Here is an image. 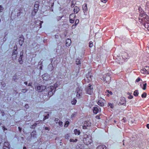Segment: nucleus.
I'll return each mask as SVG.
<instances>
[{"instance_id": "5", "label": "nucleus", "mask_w": 149, "mask_h": 149, "mask_svg": "<svg viewBox=\"0 0 149 149\" xmlns=\"http://www.w3.org/2000/svg\"><path fill=\"white\" fill-rule=\"evenodd\" d=\"M10 145L9 143L7 142H5L4 143L3 149H10Z\"/></svg>"}, {"instance_id": "22", "label": "nucleus", "mask_w": 149, "mask_h": 149, "mask_svg": "<svg viewBox=\"0 0 149 149\" xmlns=\"http://www.w3.org/2000/svg\"><path fill=\"white\" fill-rule=\"evenodd\" d=\"M36 135V132L35 131H33L31 134V136L33 137H35Z\"/></svg>"}, {"instance_id": "17", "label": "nucleus", "mask_w": 149, "mask_h": 149, "mask_svg": "<svg viewBox=\"0 0 149 149\" xmlns=\"http://www.w3.org/2000/svg\"><path fill=\"white\" fill-rule=\"evenodd\" d=\"M126 101L125 98L124 97H123L122 98V99L121 100V101L120 102V104H124L125 103Z\"/></svg>"}, {"instance_id": "7", "label": "nucleus", "mask_w": 149, "mask_h": 149, "mask_svg": "<svg viewBox=\"0 0 149 149\" xmlns=\"http://www.w3.org/2000/svg\"><path fill=\"white\" fill-rule=\"evenodd\" d=\"M42 78L44 80H47L49 79V76L47 74H45L42 76Z\"/></svg>"}, {"instance_id": "23", "label": "nucleus", "mask_w": 149, "mask_h": 149, "mask_svg": "<svg viewBox=\"0 0 149 149\" xmlns=\"http://www.w3.org/2000/svg\"><path fill=\"white\" fill-rule=\"evenodd\" d=\"M139 94V92L137 90H135L134 93V95L135 96H138Z\"/></svg>"}, {"instance_id": "56", "label": "nucleus", "mask_w": 149, "mask_h": 149, "mask_svg": "<svg viewBox=\"0 0 149 149\" xmlns=\"http://www.w3.org/2000/svg\"><path fill=\"white\" fill-rule=\"evenodd\" d=\"M18 129H19V131L20 132H21V129H22L20 127H19Z\"/></svg>"}, {"instance_id": "42", "label": "nucleus", "mask_w": 149, "mask_h": 149, "mask_svg": "<svg viewBox=\"0 0 149 149\" xmlns=\"http://www.w3.org/2000/svg\"><path fill=\"white\" fill-rule=\"evenodd\" d=\"M17 51L16 50H14L13 51V54H16L17 55Z\"/></svg>"}, {"instance_id": "53", "label": "nucleus", "mask_w": 149, "mask_h": 149, "mask_svg": "<svg viewBox=\"0 0 149 149\" xmlns=\"http://www.w3.org/2000/svg\"><path fill=\"white\" fill-rule=\"evenodd\" d=\"M16 76H13V79L14 80H15L16 79Z\"/></svg>"}, {"instance_id": "48", "label": "nucleus", "mask_w": 149, "mask_h": 149, "mask_svg": "<svg viewBox=\"0 0 149 149\" xmlns=\"http://www.w3.org/2000/svg\"><path fill=\"white\" fill-rule=\"evenodd\" d=\"M133 97V96L132 95H130L129 96H128V98L129 99H131Z\"/></svg>"}, {"instance_id": "27", "label": "nucleus", "mask_w": 149, "mask_h": 149, "mask_svg": "<svg viewBox=\"0 0 149 149\" xmlns=\"http://www.w3.org/2000/svg\"><path fill=\"white\" fill-rule=\"evenodd\" d=\"M38 124V123H36L35 124L31 125L30 128H34Z\"/></svg>"}, {"instance_id": "64", "label": "nucleus", "mask_w": 149, "mask_h": 149, "mask_svg": "<svg viewBox=\"0 0 149 149\" xmlns=\"http://www.w3.org/2000/svg\"><path fill=\"white\" fill-rule=\"evenodd\" d=\"M40 69H42V67H40Z\"/></svg>"}, {"instance_id": "54", "label": "nucleus", "mask_w": 149, "mask_h": 149, "mask_svg": "<svg viewBox=\"0 0 149 149\" xmlns=\"http://www.w3.org/2000/svg\"><path fill=\"white\" fill-rule=\"evenodd\" d=\"M45 129L46 130H48V131H49V127H45Z\"/></svg>"}, {"instance_id": "19", "label": "nucleus", "mask_w": 149, "mask_h": 149, "mask_svg": "<svg viewBox=\"0 0 149 149\" xmlns=\"http://www.w3.org/2000/svg\"><path fill=\"white\" fill-rule=\"evenodd\" d=\"M79 10V9L78 7L76 6L74 8V11L76 13H77Z\"/></svg>"}, {"instance_id": "55", "label": "nucleus", "mask_w": 149, "mask_h": 149, "mask_svg": "<svg viewBox=\"0 0 149 149\" xmlns=\"http://www.w3.org/2000/svg\"><path fill=\"white\" fill-rule=\"evenodd\" d=\"M101 1L104 3H105L107 2V0H101Z\"/></svg>"}, {"instance_id": "51", "label": "nucleus", "mask_w": 149, "mask_h": 149, "mask_svg": "<svg viewBox=\"0 0 149 149\" xmlns=\"http://www.w3.org/2000/svg\"><path fill=\"white\" fill-rule=\"evenodd\" d=\"M29 107V106L28 104H26L25 106V107L26 108H28Z\"/></svg>"}, {"instance_id": "30", "label": "nucleus", "mask_w": 149, "mask_h": 149, "mask_svg": "<svg viewBox=\"0 0 149 149\" xmlns=\"http://www.w3.org/2000/svg\"><path fill=\"white\" fill-rule=\"evenodd\" d=\"M146 95L147 93H146L144 92L141 95V97L142 98H145L146 97Z\"/></svg>"}, {"instance_id": "3", "label": "nucleus", "mask_w": 149, "mask_h": 149, "mask_svg": "<svg viewBox=\"0 0 149 149\" xmlns=\"http://www.w3.org/2000/svg\"><path fill=\"white\" fill-rule=\"evenodd\" d=\"M46 87L44 86H37L36 89L37 91L40 92L45 90Z\"/></svg>"}, {"instance_id": "59", "label": "nucleus", "mask_w": 149, "mask_h": 149, "mask_svg": "<svg viewBox=\"0 0 149 149\" xmlns=\"http://www.w3.org/2000/svg\"><path fill=\"white\" fill-rule=\"evenodd\" d=\"M96 118H97L98 119H100V118L99 116H97L96 117Z\"/></svg>"}, {"instance_id": "4", "label": "nucleus", "mask_w": 149, "mask_h": 149, "mask_svg": "<svg viewBox=\"0 0 149 149\" xmlns=\"http://www.w3.org/2000/svg\"><path fill=\"white\" fill-rule=\"evenodd\" d=\"M105 102V100L103 99H101L99 100L98 102V104L100 106L103 107L104 106V103Z\"/></svg>"}, {"instance_id": "9", "label": "nucleus", "mask_w": 149, "mask_h": 149, "mask_svg": "<svg viewBox=\"0 0 149 149\" xmlns=\"http://www.w3.org/2000/svg\"><path fill=\"white\" fill-rule=\"evenodd\" d=\"M111 79V77L109 74H106L105 76L104 77L103 80L104 81H106V82H109L110 81Z\"/></svg>"}, {"instance_id": "11", "label": "nucleus", "mask_w": 149, "mask_h": 149, "mask_svg": "<svg viewBox=\"0 0 149 149\" xmlns=\"http://www.w3.org/2000/svg\"><path fill=\"white\" fill-rule=\"evenodd\" d=\"M23 55V53L22 52L21 53H20V56L18 59L19 62L20 64H22L23 63V61L22 60Z\"/></svg>"}, {"instance_id": "47", "label": "nucleus", "mask_w": 149, "mask_h": 149, "mask_svg": "<svg viewBox=\"0 0 149 149\" xmlns=\"http://www.w3.org/2000/svg\"><path fill=\"white\" fill-rule=\"evenodd\" d=\"M140 80V78H138L136 80V82H139Z\"/></svg>"}, {"instance_id": "58", "label": "nucleus", "mask_w": 149, "mask_h": 149, "mask_svg": "<svg viewBox=\"0 0 149 149\" xmlns=\"http://www.w3.org/2000/svg\"><path fill=\"white\" fill-rule=\"evenodd\" d=\"M146 127L147 128L149 129V124H148L146 125Z\"/></svg>"}, {"instance_id": "37", "label": "nucleus", "mask_w": 149, "mask_h": 149, "mask_svg": "<svg viewBox=\"0 0 149 149\" xmlns=\"http://www.w3.org/2000/svg\"><path fill=\"white\" fill-rule=\"evenodd\" d=\"M3 10V7L1 6L0 5V12H2Z\"/></svg>"}, {"instance_id": "36", "label": "nucleus", "mask_w": 149, "mask_h": 149, "mask_svg": "<svg viewBox=\"0 0 149 149\" xmlns=\"http://www.w3.org/2000/svg\"><path fill=\"white\" fill-rule=\"evenodd\" d=\"M37 12V11H35L34 10V9L33 10V11H32V15H33L34 16L35 15V14Z\"/></svg>"}, {"instance_id": "40", "label": "nucleus", "mask_w": 149, "mask_h": 149, "mask_svg": "<svg viewBox=\"0 0 149 149\" xmlns=\"http://www.w3.org/2000/svg\"><path fill=\"white\" fill-rule=\"evenodd\" d=\"M80 61L79 59H77L76 61V63L77 65H78L80 63Z\"/></svg>"}, {"instance_id": "16", "label": "nucleus", "mask_w": 149, "mask_h": 149, "mask_svg": "<svg viewBox=\"0 0 149 149\" xmlns=\"http://www.w3.org/2000/svg\"><path fill=\"white\" fill-rule=\"evenodd\" d=\"M71 43V40L68 39H67L66 40V45L67 46H70Z\"/></svg>"}, {"instance_id": "61", "label": "nucleus", "mask_w": 149, "mask_h": 149, "mask_svg": "<svg viewBox=\"0 0 149 149\" xmlns=\"http://www.w3.org/2000/svg\"><path fill=\"white\" fill-rule=\"evenodd\" d=\"M26 147L25 146H24L23 147V149H26Z\"/></svg>"}, {"instance_id": "43", "label": "nucleus", "mask_w": 149, "mask_h": 149, "mask_svg": "<svg viewBox=\"0 0 149 149\" xmlns=\"http://www.w3.org/2000/svg\"><path fill=\"white\" fill-rule=\"evenodd\" d=\"M93 46V42H90L89 43V46L90 47H91Z\"/></svg>"}, {"instance_id": "49", "label": "nucleus", "mask_w": 149, "mask_h": 149, "mask_svg": "<svg viewBox=\"0 0 149 149\" xmlns=\"http://www.w3.org/2000/svg\"><path fill=\"white\" fill-rule=\"evenodd\" d=\"M58 118H55L54 120V121L56 122V123H57V121L58 120Z\"/></svg>"}, {"instance_id": "35", "label": "nucleus", "mask_w": 149, "mask_h": 149, "mask_svg": "<svg viewBox=\"0 0 149 149\" xmlns=\"http://www.w3.org/2000/svg\"><path fill=\"white\" fill-rule=\"evenodd\" d=\"M27 91V89H22L21 91V92H22L24 93H26Z\"/></svg>"}, {"instance_id": "46", "label": "nucleus", "mask_w": 149, "mask_h": 149, "mask_svg": "<svg viewBox=\"0 0 149 149\" xmlns=\"http://www.w3.org/2000/svg\"><path fill=\"white\" fill-rule=\"evenodd\" d=\"M69 136L67 134L65 135V138L66 139H68L69 138Z\"/></svg>"}, {"instance_id": "21", "label": "nucleus", "mask_w": 149, "mask_h": 149, "mask_svg": "<svg viewBox=\"0 0 149 149\" xmlns=\"http://www.w3.org/2000/svg\"><path fill=\"white\" fill-rule=\"evenodd\" d=\"M75 17V15L74 14H71L69 16V19H74Z\"/></svg>"}, {"instance_id": "15", "label": "nucleus", "mask_w": 149, "mask_h": 149, "mask_svg": "<svg viewBox=\"0 0 149 149\" xmlns=\"http://www.w3.org/2000/svg\"><path fill=\"white\" fill-rule=\"evenodd\" d=\"M106 147L104 145H100L97 147L96 149H106Z\"/></svg>"}, {"instance_id": "10", "label": "nucleus", "mask_w": 149, "mask_h": 149, "mask_svg": "<svg viewBox=\"0 0 149 149\" xmlns=\"http://www.w3.org/2000/svg\"><path fill=\"white\" fill-rule=\"evenodd\" d=\"M82 91L81 89L79 90L77 92V96L78 98H80L82 95Z\"/></svg>"}, {"instance_id": "41", "label": "nucleus", "mask_w": 149, "mask_h": 149, "mask_svg": "<svg viewBox=\"0 0 149 149\" xmlns=\"http://www.w3.org/2000/svg\"><path fill=\"white\" fill-rule=\"evenodd\" d=\"M70 19V23H72L74 22V19Z\"/></svg>"}, {"instance_id": "32", "label": "nucleus", "mask_w": 149, "mask_h": 149, "mask_svg": "<svg viewBox=\"0 0 149 149\" xmlns=\"http://www.w3.org/2000/svg\"><path fill=\"white\" fill-rule=\"evenodd\" d=\"M24 41L23 40H19V43L20 45H22Z\"/></svg>"}, {"instance_id": "24", "label": "nucleus", "mask_w": 149, "mask_h": 149, "mask_svg": "<svg viewBox=\"0 0 149 149\" xmlns=\"http://www.w3.org/2000/svg\"><path fill=\"white\" fill-rule=\"evenodd\" d=\"M106 92H107L109 93V94H107V95L108 96H109V94H110L111 95H112V92L108 90H106Z\"/></svg>"}, {"instance_id": "6", "label": "nucleus", "mask_w": 149, "mask_h": 149, "mask_svg": "<svg viewBox=\"0 0 149 149\" xmlns=\"http://www.w3.org/2000/svg\"><path fill=\"white\" fill-rule=\"evenodd\" d=\"M92 77V74L91 72H88L86 75V78L89 81H91Z\"/></svg>"}, {"instance_id": "13", "label": "nucleus", "mask_w": 149, "mask_h": 149, "mask_svg": "<svg viewBox=\"0 0 149 149\" xmlns=\"http://www.w3.org/2000/svg\"><path fill=\"white\" fill-rule=\"evenodd\" d=\"M39 5L38 3V2H36L35 3L34 5V9L35 11H38V10L39 7Z\"/></svg>"}, {"instance_id": "29", "label": "nucleus", "mask_w": 149, "mask_h": 149, "mask_svg": "<svg viewBox=\"0 0 149 149\" xmlns=\"http://www.w3.org/2000/svg\"><path fill=\"white\" fill-rule=\"evenodd\" d=\"M69 124V122L67 121H66L65 123V124L64 125V126L65 127H68V125Z\"/></svg>"}, {"instance_id": "63", "label": "nucleus", "mask_w": 149, "mask_h": 149, "mask_svg": "<svg viewBox=\"0 0 149 149\" xmlns=\"http://www.w3.org/2000/svg\"><path fill=\"white\" fill-rule=\"evenodd\" d=\"M40 25H41V23H42V22H41V21H40Z\"/></svg>"}, {"instance_id": "18", "label": "nucleus", "mask_w": 149, "mask_h": 149, "mask_svg": "<svg viewBox=\"0 0 149 149\" xmlns=\"http://www.w3.org/2000/svg\"><path fill=\"white\" fill-rule=\"evenodd\" d=\"M74 132L75 135H77V134L78 135H79L80 134V132L79 130H78L77 129H75L74 130Z\"/></svg>"}, {"instance_id": "39", "label": "nucleus", "mask_w": 149, "mask_h": 149, "mask_svg": "<svg viewBox=\"0 0 149 149\" xmlns=\"http://www.w3.org/2000/svg\"><path fill=\"white\" fill-rule=\"evenodd\" d=\"M146 85H147V84L146 83H145V84H143V89L145 90L146 89Z\"/></svg>"}, {"instance_id": "44", "label": "nucleus", "mask_w": 149, "mask_h": 149, "mask_svg": "<svg viewBox=\"0 0 149 149\" xmlns=\"http://www.w3.org/2000/svg\"><path fill=\"white\" fill-rule=\"evenodd\" d=\"M79 20L78 19H77L75 21V24H77L79 22Z\"/></svg>"}, {"instance_id": "8", "label": "nucleus", "mask_w": 149, "mask_h": 149, "mask_svg": "<svg viewBox=\"0 0 149 149\" xmlns=\"http://www.w3.org/2000/svg\"><path fill=\"white\" fill-rule=\"evenodd\" d=\"M90 139L89 138L88 136L86 134H85L84 135V137L83 139V141L84 142L86 141V143H88V142H89V140Z\"/></svg>"}, {"instance_id": "52", "label": "nucleus", "mask_w": 149, "mask_h": 149, "mask_svg": "<svg viewBox=\"0 0 149 149\" xmlns=\"http://www.w3.org/2000/svg\"><path fill=\"white\" fill-rule=\"evenodd\" d=\"M2 129L4 131H5V130H7V129L5 128L4 126L2 127Z\"/></svg>"}, {"instance_id": "14", "label": "nucleus", "mask_w": 149, "mask_h": 149, "mask_svg": "<svg viewBox=\"0 0 149 149\" xmlns=\"http://www.w3.org/2000/svg\"><path fill=\"white\" fill-rule=\"evenodd\" d=\"M100 110L97 107H94L93 108V111L94 113L96 114L98 113Z\"/></svg>"}, {"instance_id": "25", "label": "nucleus", "mask_w": 149, "mask_h": 149, "mask_svg": "<svg viewBox=\"0 0 149 149\" xmlns=\"http://www.w3.org/2000/svg\"><path fill=\"white\" fill-rule=\"evenodd\" d=\"M77 102V100L75 99H74L71 101V103L73 105H75Z\"/></svg>"}, {"instance_id": "45", "label": "nucleus", "mask_w": 149, "mask_h": 149, "mask_svg": "<svg viewBox=\"0 0 149 149\" xmlns=\"http://www.w3.org/2000/svg\"><path fill=\"white\" fill-rule=\"evenodd\" d=\"M144 70V68L143 70H141V73H143V74H145V71Z\"/></svg>"}, {"instance_id": "1", "label": "nucleus", "mask_w": 149, "mask_h": 149, "mask_svg": "<svg viewBox=\"0 0 149 149\" xmlns=\"http://www.w3.org/2000/svg\"><path fill=\"white\" fill-rule=\"evenodd\" d=\"M55 84L54 86H50L46 88V90L48 92V95L51 97L52 96L55 92Z\"/></svg>"}, {"instance_id": "20", "label": "nucleus", "mask_w": 149, "mask_h": 149, "mask_svg": "<svg viewBox=\"0 0 149 149\" xmlns=\"http://www.w3.org/2000/svg\"><path fill=\"white\" fill-rule=\"evenodd\" d=\"M145 74H149V67H146L144 70Z\"/></svg>"}, {"instance_id": "38", "label": "nucleus", "mask_w": 149, "mask_h": 149, "mask_svg": "<svg viewBox=\"0 0 149 149\" xmlns=\"http://www.w3.org/2000/svg\"><path fill=\"white\" fill-rule=\"evenodd\" d=\"M63 123L62 121H59L58 123V125H59L61 126V127H62L63 126Z\"/></svg>"}, {"instance_id": "33", "label": "nucleus", "mask_w": 149, "mask_h": 149, "mask_svg": "<svg viewBox=\"0 0 149 149\" xmlns=\"http://www.w3.org/2000/svg\"><path fill=\"white\" fill-rule=\"evenodd\" d=\"M17 55L16 54H13L12 56V57L13 60L15 59L17 57Z\"/></svg>"}, {"instance_id": "2", "label": "nucleus", "mask_w": 149, "mask_h": 149, "mask_svg": "<svg viewBox=\"0 0 149 149\" xmlns=\"http://www.w3.org/2000/svg\"><path fill=\"white\" fill-rule=\"evenodd\" d=\"M86 93L90 95H91L93 92V87L91 85L89 84L88 86L85 88Z\"/></svg>"}, {"instance_id": "12", "label": "nucleus", "mask_w": 149, "mask_h": 149, "mask_svg": "<svg viewBox=\"0 0 149 149\" xmlns=\"http://www.w3.org/2000/svg\"><path fill=\"white\" fill-rule=\"evenodd\" d=\"M82 8L84 13L86 12L88 10L87 4L86 3L84 4L82 6Z\"/></svg>"}, {"instance_id": "28", "label": "nucleus", "mask_w": 149, "mask_h": 149, "mask_svg": "<svg viewBox=\"0 0 149 149\" xmlns=\"http://www.w3.org/2000/svg\"><path fill=\"white\" fill-rule=\"evenodd\" d=\"M108 106L109 107H110L111 108H113V105L111 103H108Z\"/></svg>"}, {"instance_id": "57", "label": "nucleus", "mask_w": 149, "mask_h": 149, "mask_svg": "<svg viewBox=\"0 0 149 149\" xmlns=\"http://www.w3.org/2000/svg\"><path fill=\"white\" fill-rule=\"evenodd\" d=\"M28 86H31V83H29L28 84Z\"/></svg>"}, {"instance_id": "62", "label": "nucleus", "mask_w": 149, "mask_h": 149, "mask_svg": "<svg viewBox=\"0 0 149 149\" xmlns=\"http://www.w3.org/2000/svg\"><path fill=\"white\" fill-rule=\"evenodd\" d=\"M123 122L125 123V120H124V118H123Z\"/></svg>"}, {"instance_id": "34", "label": "nucleus", "mask_w": 149, "mask_h": 149, "mask_svg": "<svg viewBox=\"0 0 149 149\" xmlns=\"http://www.w3.org/2000/svg\"><path fill=\"white\" fill-rule=\"evenodd\" d=\"M1 85L3 87H5L6 84L4 82L2 81V82H1Z\"/></svg>"}, {"instance_id": "31", "label": "nucleus", "mask_w": 149, "mask_h": 149, "mask_svg": "<svg viewBox=\"0 0 149 149\" xmlns=\"http://www.w3.org/2000/svg\"><path fill=\"white\" fill-rule=\"evenodd\" d=\"M49 116V114H47L46 116H45L43 118V120H45L46 119L48 118Z\"/></svg>"}, {"instance_id": "50", "label": "nucleus", "mask_w": 149, "mask_h": 149, "mask_svg": "<svg viewBox=\"0 0 149 149\" xmlns=\"http://www.w3.org/2000/svg\"><path fill=\"white\" fill-rule=\"evenodd\" d=\"M76 25H73L72 26V28L74 29L76 28Z\"/></svg>"}, {"instance_id": "60", "label": "nucleus", "mask_w": 149, "mask_h": 149, "mask_svg": "<svg viewBox=\"0 0 149 149\" xmlns=\"http://www.w3.org/2000/svg\"><path fill=\"white\" fill-rule=\"evenodd\" d=\"M24 83L26 84L27 85V82H24Z\"/></svg>"}, {"instance_id": "26", "label": "nucleus", "mask_w": 149, "mask_h": 149, "mask_svg": "<svg viewBox=\"0 0 149 149\" xmlns=\"http://www.w3.org/2000/svg\"><path fill=\"white\" fill-rule=\"evenodd\" d=\"M77 139H70V142H76L77 141Z\"/></svg>"}]
</instances>
